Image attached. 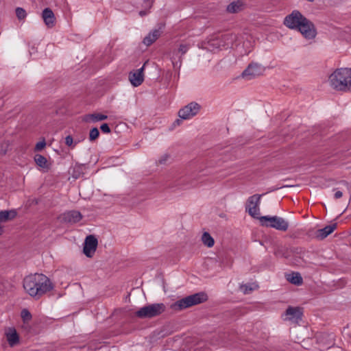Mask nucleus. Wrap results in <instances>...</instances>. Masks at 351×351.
<instances>
[{"instance_id":"nucleus-1","label":"nucleus","mask_w":351,"mask_h":351,"mask_svg":"<svg viewBox=\"0 0 351 351\" xmlns=\"http://www.w3.org/2000/svg\"><path fill=\"white\" fill-rule=\"evenodd\" d=\"M23 287L29 296L39 299L53 288L50 279L43 274L35 273L25 276Z\"/></svg>"},{"instance_id":"nucleus-2","label":"nucleus","mask_w":351,"mask_h":351,"mask_svg":"<svg viewBox=\"0 0 351 351\" xmlns=\"http://www.w3.org/2000/svg\"><path fill=\"white\" fill-rule=\"evenodd\" d=\"M330 86L337 91H351V68L335 70L328 77Z\"/></svg>"},{"instance_id":"nucleus-3","label":"nucleus","mask_w":351,"mask_h":351,"mask_svg":"<svg viewBox=\"0 0 351 351\" xmlns=\"http://www.w3.org/2000/svg\"><path fill=\"white\" fill-rule=\"evenodd\" d=\"M206 300L207 296L205 293H197L178 300L171 305V308L174 311H180L192 306L202 303Z\"/></svg>"},{"instance_id":"nucleus-4","label":"nucleus","mask_w":351,"mask_h":351,"mask_svg":"<svg viewBox=\"0 0 351 351\" xmlns=\"http://www.w3.org/2000/svg\"><path fill=\"white\" fill-rule=\"evenodd\" d=\"M235 36L232 34H226L221 37H214L204 43V48L210 51H215V50L222 48H227L232 45Z\"/></svg>"},{"instance_id":"nucleus-5","label":"nucleus","mask_w":351,"mask_h":351,"mask_svg":"<svg viewBox=\"0 0 351 351\" xmlns=\"http://www.w3.org/2000/svg\"><path fill=\"white\" fill-rule=\"evenodd\" d=\"M165 311V306L162 303L149 304L141 308L135 313L137 317L141 319L152 318L160 315Z\"/></svg>"},{"instance_id":"nucleus-6","label":"nucleus","mask_w":351,"mask_h":351,"mask_svg":"<svg viewBox=\"0 0 351 351\" xmlns=\"http://www.w3.org/2000/svg\"><path fill=\"white\" fill-rule=\"evenodd\" d=\"M260 222L263 226L273 228L280 231L285 232L289 228V222L278 216H263L260 218Z\"/></svg>"},{"instance_id":"nucleus-7","label":"nucleus","mask_w":351,"mask_h":351,"mask_svg":"<svg viewBox=\"0 0 351 351\" xmlns=\"http://www.w3.org/2000/svg\"><path fill=\"white\" fill-rule=\"evenodd\" d=\"M263 195H254L248 197L245 210L249 215L253 218H256L260 220L262 217L260 216V204L261 199Z\"/></svg>"},{"instance_id":"nucleus-8","label":"nucleus","mask_w":351,"mask_h":351,"mask_svg":"<svg viewBox=\"0 0 351 351\" xmlns=\"http://www.w3.org/2000/svg\"><path fill=\"white\" fill-rule=\"evenodd\" d=\"M305 18L299 11L294 10L285 18L284 24L289 29H298Z\"/></svg>"},{"instance_id":"nucleus-9","label":"nucleus","mask_w":351,"mask_h":351,"mask_svg":"<svg viewBox=\"0 0 351 351\" xmlns=\"http://www.w3.org/2000/svg\"><path fill=\"white\" fill-rule=\"evenodd\" d=\"M306 39H313L317 35L316 29L313 23L305 18L298 29Z\"/></svg>"},{"instance_id":"nucleus-10","label":"nucleus","mask_w":351,"mask_h":351,"mask_svg":"<svg viewBox=\"0 0 351 351\" xmlns=\"http://www.w3.org/2000/svg\"><path fill=\"white\" fill-rule=\"evenodd\" d=\"M200 110V106L195 102H191L181 108L178 112V116L182 119H189L195 116Z\"/></svg>"},{"instance_id":"nucleus-11","label":"nucleus","mask_w":351,"mask_h":351,"mask_svg":"<svg viewBox=\"0 0 351 351\" xmlns=\"http://www.w3.org/2000/svg\"><path fill=\"white\" fill-rule=\"evenodd\" d=\"M264 71L265 68L261 64L252 63L243 71L242 77L247 80H250L262 75Z\"/></svg>"},{"instance_id":"nucleus-12","label":"nucleus","mask_w":351,"mask_h":351,"mask_svg":"<svg viewBox=\"0 0 351 351\" xmlns=\"http://www.w3.org/2000/svg\"><path fill=\"white\" fill-rule=\"evenodd\" d=\"M97 239L93 235L88 236L84 241L83 252L89 258L95 254L97 246Z\"/></svg>"},{"instance_id":"nucleus-13","label":"nucleus","mask_w":351,"mask_h":351,"mask_svg":"<svg viewBox=\"0 0 351 351\" xmlns=\"http://www.w3.org/2000/svg\"><path fill=\"white\" fill-rule=\"evenodd\" d=\"M302 313L300 308L289 306L283 315V319L296 323L302 319Z\"/></svg>"},{"instance_id":"nucleus-14","label":"nucleus","mask_w":351,"mask_h":351,"mask_svg":"<svg viewBox=\"0 0 351 351\" xmlns=\"http://www.w3.org/2000/svg\"><path fill=\"white\" fill-rule=\"evenodd\" d=\"M145 64L146 63H145L141 68L136 71H131L129 73V80L133 86L137 87L143 83L144 80L143 70Z\"/></svg>"},{"instance_id":"nucleus-15","label":"nucleus","mask_w":351,"mask_h":351,"mask_svg":"<svg viewBox=\"0 0 351 351\" xmlns=\"http://www.w3.org/2000/svg\"><path fill=\"white\" fill-rule=\"evenodd\" d=\"M60 219L63 222L75 223L82 219V215L79 211L70 210L62 214Z\"/></svg>"},{"instance_id":"nucleus-16","label":"nucleus","mask_w":351,"mask_h":351,"mask_svg":"<svg viewBox=\"0 0 351 351\" xmlns=\"http://www.w3.org/2000/svg\"><path fill=\"white\" fill-rule=\"evenodd\" d=\"M42 19L47 27L52 28L56 25V19L51 8H47L43 10Z\"/></svg>"},{"instance_id":"nucleus-17","label":"nucleus","mask_w":351,"mask_h":351,"mask_svg":"<svg viewBox=\"0 0 351 351\" xmlns=\"http://www.w3.org/2000/svg\"><path fill=\"white\" fill-rule=\"evenodd\" d=\"M5 335L10 347H14L19 343V335L14 327H9L5 330Z\"/></svg>"},{"instance_id":"nucleus-18","label":"nucleus","mask_w":351,"mask_h":351,"mask_svg":"<svg viewBox=\"0 0 351 351\" xmlns=\"http://www.w3.org/2000/svg\"><path fill=\"white\" fill-rule=\"evenodd\" d=\"M34 161L37 166L44 172H47L51 167V162L49 161L45 156L41 154H36L34 156Z\"/></svg>"},{"instance_id":"nucleus-19","label":"nucleus","mask_w":351,"mask_h":351,"mask_svg":"<svg viewBox=\"0 0 351 351\" xmlns=\"http://www.w3.org/2000/svg\"><path fill=\"white\" fill-rule=\"evenodd\" d=\"M337 228L336 224L327 226L324 228L319 229L315 232V237L317 239L322 240L330 234Z\"/></svg>"},{"instance_id":"nucleus-20","label":"nucleus","mask_w":351,"mask_h":351,"mask_svg":"<svg viewBox=\"0 0 351 351\" xmlns=\"http://www.w3.org/2000/svg\"><path fill=\"white\" fill-rule=\"evenodd\" d=\"M160 36V31L159 29H154L150 32L143 39V43L146 46L151 45L154 43Z\"/></svg>"},{"instance_id":"nucleus-21","label":"nucleus","mask_w":351,"mask_h":351,"mask_svg":"<svg viewBox=\"0 0 351 351\" xmlns=\"http://www.w3.org/2000/svg\"><path fill=\"white\" fill-rule=\"evenodd\" d=\"M16 215L17 213L15 210H1L0 211V223L13 219Z\"/></svg>"},{"instance_id":"nucleus-22","label":"nucleus","mask_w":351,"mask_h":351,"mask_svg":"<svg viewBox=\"0 0 351 351\" xmlns=\"http://www.w3.org/2000/svg\"><path fill=\"white\" fill-rule=\"evenodd\" d=\"M287 280L291 283L300 285L302 283V278L299 273H292L287 276Z\"/></svg>"},{"instance_id":"nucleus-23","label":"nucleus","mask_w":351,"mask_h":351,"mask_svg":"<svg viewBox=\"0 0 351 351\" xmlns=\"http://www.w3.org/2000/svg\"><path fill=\"white\" fill-rule=\"evenodd\" d=\"M108 117L106 115L99 114V113H94L90 114L86 116V121L90 122H98L101 121H104L107 119Z\"/></svg>"},{"instance_id":"nucleus-24","label":"nucleus","mask_w":351,"mask_h":351,"mask_svg":"<svg viewBox=\"0 0 351 351\" xmlns=\"http://www.w3.org/2000/svg\"><path fill=\"white\" fill-rule=\"evenodd\" d=\"M202 241L203 244L208 247H212L215 244L214 239L207 232L203 233L202 236Z\"/></svg>"},{"instance_id":"nucleus-25","label":"nucleus","mask_w":351,"mask_h":351,"mask_svg":"<svg viewBox=\"0 0 351 351\" xmlns=\"http://www.w3.org/2000/svg\"><path fill=\"white\" fill-rule=\"evenodd\" d=\"M242 6L243 3L241 1H234L227 6L226 10L230 13H236L241 10Z\"/></svg>"},{"instance_id":"nucleus-26","label":"nucleus","mask_w":351,"mask_h":351,"mask_svg":"<svg viewBox=\"0 0 351 351\" xmlns=\"http://www.w3.org/2000/svg\"><path fill=\"white\" fill-rule=\"evenodd\" d=\"M171 60L173 64V66L175 69H180L182 66V58L181 57H177V54L173 53L171 56Z\"/></svg>"},{"instance_id":"nucleus-27","label":"nucleus","mask_w":351,"mask_h":351,"mask_svg":"<svg viewBox=\"0 0 351 351\" xmlns=\"http://www.w3.org/2000/svg\"><path fill=\"white\" fill-rule=\"evenodd\" d=\"M297 254H299L300 256L298 257H295L293 260L292 261V263L297 265V266H304V261L301 256V255L303 254V251L302 250H300L299 252H296Z\"/></svg>"},{"instance_id":"nucleus-28","label":"nucleus","mask_w":351,"mask_h":351,"mask_svg":"<svg viewBox=\"0 0 351 351\" xmlns=\"http://www.w3.org/2000/svg\"><path fill=\"white\" fill-rule=\"evenodd\" d=\"M21 316L24 322H28L32 319V315L30 312L26 308H24L21 311Z\"/></svg>"},{"instance_id":"nucleus-29","label":"nucleus","mask_w":351,"mask_h":351,"mask_svg":"<svg viewBox=\"0 0 351 351\" xmlns=\"http://www.w3.org/2000/svg\"><path fill=\"white\" fill-rule=\"evenodd\" d=\"M99 130L97 128H93L90 131L89 140L90 141H93L99 137Z\"/></svg>"},{"instance_id":"nucleus-30","label":"nucleus","mask_w":351,"mask_h":351,"mask_svg":"<svg viewBox=\"0 0 351 351\" xmlns=\"http://www.w3.org/2000/svg\"><path fill=\"white\" fill-rule=\"evenodd\" d=\"M16 14L19 20L24 19L27 16L26 11L22 8H17L16 9Z\"/></svg>"},{"instance_id":"nucleus-31","label":"nucleus","mask_w":351,"mask_h":351,"mask_svg":"<svg viewBox=\"0 0 351 351\" xmlns=\"http://www.w3.org/2000/svg\"><path fill=\"white\" fill-rule=\"evenodd\" d=\"M240 289L244 294H248L254 289V287L248 285H243L240 287Z\"/></svg>"},{"instance_id":"nucleus-32","label":"nucleus","mask_w":351,"mask_h":351,"mask_svg":"<svg viewBox=\"0 0 351 351\" xmlns=\"http://www.w3.org/2000/svg\"><path fill=\"white\" fill-rule=\"evenodd\" d=\"M190 47H191L190 45L187 44V43L181 44L179 46L178 52L180 53L182 55H184V54H185L188 51V50L189 49Z\"/></svg>"},{"instance_id":"nucleus-33","label":"nucleus","mask_w":351,"mask_h":351,"mask_svg":"<svg viewBox=\"0 0 351 351\" xmlns=\"http://www.w3.org/2000/svg\"><path fill=\"white\" fill-rule=\"evenodd\" d=\"M45 146H46V142H45V139H43L41 141H39L36 144L34 150L36 152H40V151L43 150L45 147Z\"/></svg>"},{"instance_id":"nucleus-34","label":"nucleus","mask_w":351,"mask_h":351,"mask_svg":"<svg viewBox=\"0 0 351 351\" xmlns=\"http://www.w3.org/2000/svg\"><path fill=\"white\" fill-rule=\"evenodd\" d=\"M77 143L73 142V137L70 135L66 136L65 138V144L70 147L73 148Z\"/></svg>"},{"instance_id":"nucleus-35","label":"nucleus","mask_w":351,"mask_h":351,"mask_svg":"<svg viewBox=\"0 0 351 351\" xmlns=\"http://www.w3.org/2000/svg\"><path fill=\"white\" fill-rule=\"evenodd\" d=\"M101 130L104 133H110V128L109 125L107 123H103L101 127Z\"/></svg>"},{"instance_id":"nucleus-36","label":"nucleus","mask_w":351,"mask_h":351,"mask_svg":"<svg viewBox=\"0 0 351 351\" xmlns=\"http://www.w3.org/2000/svg\"><path fill=\"white\" fill-rule=\"evenodd\" d=\"M152 4H153L152 0H145L144 1V7H145V8L147 9V10H149L152 8Z\"/></svg>"},{"instance_id":"nucleus-37","label":"nucleus","mask_w":351,"mask_h":351,"mask_svg":"<svg viewBox=\"0 0 351 351\" xmlns=\"http://www.w3.org/2000/svg\"><path fill=\"white\" fill-rule=\"evenodd\" d=\"M342 195H343L342 192L340 191H337L335 193V198H336V199L341 198L342 197Z\"/></svg>"},{"instance_id":"nucleus-38","label":"nucleus","mask_w":351,"mask_h":351,"mask_svg":"<svg viewBox=\"0 0 351 351\" xmlns=\"http://www.w3.org/2000/svg\"><path fill=\"white\" fill-rule=\"evenodd\" d=\"M168 155H164L160 160H159V162L160 164H162V163H165V162L167 160L168 158Z\"/></svg>"},{"instance_id":"nucleus-39","label":"nucleus","mask_w":351,"mask_h":351,"mask_svg":"<svg viewBox=\"0 0 351 351\" xmlns=\"http://www.w3.org/2000/svg\"><path fill=\"white\" fill-rule=\"evenodd\" d=\"M149 12V10H141L139 12V15L141 16H144L145 15H147Z\"/></svg>"},{"instance_id":"nucleus-40","label":"nucleus","mask_w":351,"mask_h":351,"mask_svg":"<svg viewBox=\"0 0 351 351\" xmlns=\"http://www.w3.org/2000/svg\"><path fill=\"white\" fill-rule=\"evenodd\" d=\"M180 123V120L179 119H177L176 121H175V123H177L178 125H179Z\"/></svg>"}]
</instances>
